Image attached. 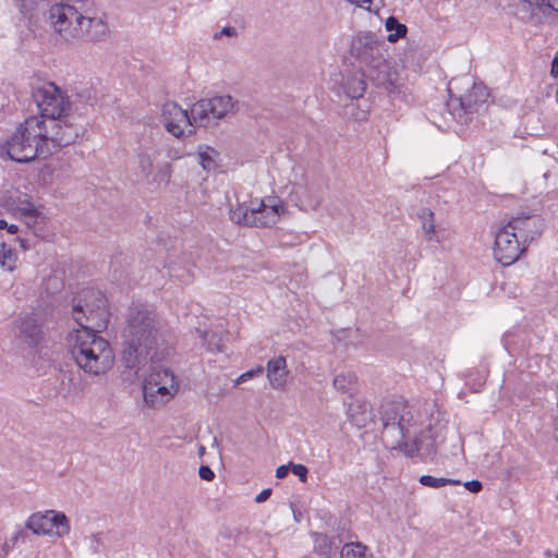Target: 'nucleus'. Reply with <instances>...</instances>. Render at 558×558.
<instances>
[{"label":"nucleus","mask_w":558,"mask_h":558,"mask_svg":"<svg viewBox=\"0 0 558 558\" xmlns=\"http://www.w3.org/2000/svg\"><path fill=\"white\" fill-rule=\"evenodd\" d=\"M311 537L313 539V550L320 558H332L342 543L339 535L329 536L324 533L312 532Z\"/></svg>","instance_id":"nucleus-18"},{"label":"nucleus","mask_w":558,"mask_h":558,"mask_svg":"<svg viewBox=\"0 0 558 558\" xmlns=\"http://www.w3.org/2000/svg\"><path fill=\"white\" fill-rule=\"evenodd\" d=\"M556 558H558V555H556Z\"/></svg>","instance_id":"nucleus-50"},{"label":"nucleus","mask_w":558,"mask_h":558,"mask_svg":"<svg viewBox=\"0 0 558 558\" xmlns=\"http://www.w3.org/2000/svg\"><path fill=\"white\" fill-rule=\"evenodd\" d=\"M221 35H225V36H228V37H236L238 36V32L234 27L232 26H226L223 27L220 33H217L215 34L214 38L217 39L219 38V36Z\"/></svg>","instance_id":"nucleus-42"},{"label":"nucleus","mask_w":558,"mask_h":558,"mask_svg":"<svg viewBox=\"0 0 558 558\" xmlns=\"http://www.w3.org/2000/svg\"><path fill=\"white\" fill-rule=\"evenodd\" d=\"M289 468H290V465H280L276 470V477L277 478H284L288 475V473H289Z\"/></svg>","instance_id":"nucleus-45"},{"label":"nucleus","mask_w":558,"mask_h":558,"mask_svg":"<svg viewBox=\"0 0 558 558\" xmlns=\"http://www.w3.org/2000/svg\"><path fill=\"white\" fill-rule=\"evenodd\" d=\"M206 113H207L209 120H211V123H214V125H217L218 123H217L216 118H214V111H213L211 105L207 106Z\"/></svg>","instance_id":"nucleus-47"},{"label":"nucleus","mask_w":558,"mask_h":558,"mask_svg":"<svg viewBox=\"0 0 558 558\" xmlns=\"http://www.w3.org/2000/svg\"><path fill=\"white\" fill-rule=\"evenodd\" d=\"M550 73L555 77L558 76V54H556L553 59Z\"/></svg>","instance_id":"nucleus-46"},{"label":"nucleus","mask_w":558,"mask_h":558,"mask_svg":"<svg viewBox=\"0 0 558 558\" xmlns=\"http://www.w3.org/2000/svg\"><path fill=\"white\" fill-rule=\"evenodd\" d=\"M35 535H54L63 537L70 533L68 517L56 510L38 511L31 514L25 524Z\"/></svg>","instance_id":"nucleus-10"},{"label":"nucleus","mask_w":558,"mask_h":558,"mask_svg":"<svg viewBox=\"0 0 558 558\" xmlns=\"http://www.w3.org/2000/svg\"><path fill=\"white\" fill-rule=\"evenodd\" d=\"M526 250L518 233L508 223L495 236L494 255L502 265H511Z\"/></svg>","instance_id":"nucleus-11"},{"label":"nucleus","mask_w":558,"mask_h":558,"mask_svg":"<svg viewBox=\"0 0 558 558\" xmlns=\"http://www.w3.org/2000/svg\"><path fill=\"white\" fill-rule=\"evenodd\" d=\"M73 318L80 326L71 336L70 352L80 368L90 375L109 371L114 362L109 342L98 336L108 327L109 312L101 291L85 289L73 301Z\"/></svg>","instance_id":"nucleus-1"},{"label":"nucleus","mask_w":558,"mask_h":558,"mask_svg":"<svg viewBox=\"0 0 558 558\" xmlns=\"http://www.w3.org/2000/svg\"><path fill=\"white\" fill-rule=\"evenodd\" d=\"M416 217L421 221L426 241H433L436 231L434 211L427 207H422L416 213Z\"/></svg>","instance_id":"nucleus-25"},{"label":"nucleus","mask_w":558,"mask_h":558,"mask_svg":"<svg viewBox=\"0 0 558 558\" xmlns=\"http://www.w3.org/2000/svg\"><path fill=\"white\" fill-rule=\"evenodd\" d=\"M463 485L469 492L474 493V494L480 493L483 488L482 483L477 480H472V481L465 482Z\"/></svg>","instance_id":"nucleus-41"},{"label":"nucleus","mask_w":558,"mask_h":558,"mask_svg":"<svg viewBox=\"0 0 558 558\" xmlns=\"http://www.w3.org/2000/svg\"><path fill=\"white\" fill-rule=\"evenodd\" d=\"M20 13L31 23L39 22L41 16H46L49 5L48 0H15Z\"/></svg>","instance_id":"nucleus-19"},{"label":"nucleus","mask_w":558,"mask_h":558,"mask_svg":"<svg viewBox=\"0 0 558 558\" xmlns=\"http://www.w3.org/2000/svg\"><path fill=\"white\" fill-rule=\"evenodd\" d=\"M87 2L75 0L73 4L56 3L48 9V21L53 31L64 40L73 41L83 38L82 19Z\"/></svg>","instance_id":"nucleus-6"},{"label":"nucleus","mask_w":558,"mask_h":558,"mask_svg":"<svg viewBox=\"0 0 558 558\" xmlns=\"http://www.w3.org/2000/svg\"><path fill=\"white\" fill-rule=\"evenodd\" d=\"M156 155V151L150 155L148 154L147 151H141L138 155H137V158H138V167L141 169V172L146 177L148 178L150 174H151V171H153V159H154V156Z\"/></svg>","instance_id":"nucleus-31"},{"label":"nucleus","mask_w":558,"mask_h":558,"mask_svg":"<svg viewBox=\"0 0 558 558\" xmlns=\"http://www.w3.org/2000/svg\"><path fill=\"white\" fill-rule=\"evenodd\" d=\"M384 41L372 32H360L352 37L350 54L364 68L367 77L390 95H400L402 84L398 73L383 54Z\"/></svg>","instance_id":"nucleus-3"},{"label":"nucleus","mask_w":558,"mask_h":558,"mask_svg":"<svg viewBox=\"0 0 558 558\" xmlns=\"http://www.w3.org/2000/svg\"><path fill=\"white\" fill-rule=\"evenodd\" d=\"M518 233L524 246L538 238L545 227V221L539 215H518L508 222Z\"/></svg>","instance_id":"nucleus-14"},{"label":"nucleus","mask_w":558,"mask_h":558,"mask_svg":"<svg viewBox=\"0 0 558 558\" xmlns=\"http://www.w3.org/2000/svg\"><path fill=\"white\" fill-rule=\"evenodd\" d=\"M365 76H367L366 71L360 72L355 71L348 74L342 82V89L347 97L351 99H359L363 97L366 90V82Z\"/></svg>","instance_id":"nucleus-20"},{"label":"nucleus","mask_w":558,"mask_h":558,"mask_svg":"<svg viewBox=\"0 0 558 558\" xmlns=\"http://www.w3.org/2000/svg\"><path fill=\"white\" fill-rule=\"evenodd\" d=\"M409 408L403 402H386L381 405L380 420L383 425H409L411 421Z\"/></svg>","instance_id":"nucleus-16"},{"label":"nucleus","mask_w":558,"mask_h":558,"mask_svg":"<svg viewBox=\"0 0 558 558\" xmlns=\"http://www.w3.org/2000/svg\"><path fill=\"white\" fill-rule=\"evenodd\" d=\"M287 361L284 356H277L267 363V377L272 388H282L287 376Z\"/></svg>","instance_id":"nucleus-21"},{"label":"nucleus","mask_w":558,"mask_h":558,"mask_svg":"<svg viewBox=\"0 0 558 558\" xmlns=\"http://www.w3.org/2000/svg\"><path fill=\"white\" fill-rule=\"evenodd\" d=\"M218 151L209 146L199 147V165L206 171L215 170L217 167L216 157H218Z\"/></svg>","instance_id":"nucleus-29"},{"label":"nucleus","mask_w":558,"mask_h":558,"mask_svg":"<svg viewBox=\"0 0 558 558\" xmlns=\"http://www.w3.org/2000/svg\"><path fill=\"white\" fill-rule=\"evenodd\" d=\"M401 447L405 456L414 457L421 449V440L418 438H414L411 441H405V439H403Z\"/></svg>","instance_id":"nucleus-33"},{"label":"nucleus","mask_w":558,"mask_h":558,"mask_svg":"<svg viewBox=\"0 0 558 558\" xmlns=\"http://www.w3.org/2000/svg\"><path fill=\"white\" fill-rule=\"evenodd\" d=\"M206 101L208 105H211L213 111H214V118H216L217 123L222 118H225L229 112H231L234 107L233 99L229 95L206 98Z\"/></svg>","instance_id":"nucleus-24"},{"label":"nucleus","mask_w":558,"mask_h":558,"mask_svg":"<svg viewBox=\"0 0 558 558\" xmlns=\"http://www.w3.org/2000/svg\"><path fill=\"white\" fill-rule=\"evenodd\" d=\"M21 215L25 218L27 226L36 222L37 210L35 208L22 209Z\"/></svg>","instance_id":"nucleus-39"},{"label":"nucleus","mask_w":558,"mask_h":558,"mask_svg":"<svg viewBox=\"0 0 558 558\" xmlns=\"http://www.w3.org/2000/svg\"><path fill=\"white\" fill-rule=\"evenodd\" d=\"M409 434V425H395V423L383 425V439L386 441V445L391 448L401 447L402 440L405 439Z\"/></svg>","instance_id":"nucleus-22"},{"label":"nucleus","mask_w":558,"mask_h":558,"mask_svg":"<svg viewBox=\"0 0 558 558\" xmlns=\"http://www.w3.org/2000/svg\"><path fill=\"white\" fill-rule=\"evenodd\" d=\"M271 496V489L270 488H266L264 490H262L256 497H255V501L257 504H262L264 501H266L269 497Z\"/></svg>","instance_id":"nucleus-44"},{"label":"nucleus","mask_w":558,"mask_h":558,"mask_svg":"<svg viewBox=\"0 0 558 558\" xmlns=\"http://www.w3.org/2000/svg\"><path fill=\"white\" fill-rule=\"evenodd\" d=\"M92 108V104H85L81 108L75 106L74 110L58 117V119H45L48 146L51 149L65 147L83 137L87 130V116Z\"/></svg>","instance_id":"nucleus-5"},{"label":"nucleus","mask_w":558,"mask_h":558,"mask_svg":"<svg viewBox=\"0 0 558 558\" xmlns=\"http://www.w3.org/2000/svg\"><path fill=\"white\" fill-rule=\"evenodd\" d=\"M488 98L487 88L483 84H472V88L464 95L453 99L450 98L448 108L451 114L461 123H468V114L477 111Z\"/></svg>","instance_id":"nucleus-12"},{"label":"nucleus","mask_w":558,"mask_h":558,"mask_svg":"<svg viewBox=\"0 0 558 558\" xmlns=\"http://www.w3.org/2000/svg\"><path fill=\"white\" fill-rule=\"evenodd\" d=\"M204 452H205V447L201 446V447H199V454H201V456H203V454H204Z\"/></svg>","instance_id":"nucleus-48"},{"label":"nucleus","mask_w":558,"mask_h":558,"mask_svg":"<svg viewBox=\"0 0 558 558\" xmlns=\"http://www.w3.org/2000/svg\"><path fill=\"white\" fill-rule=\"evenodd\" d=\"M33 98L40 116L39 119H58L72 110L76 102H71L65 93L54 83H46L33 90Z\"/></svg>","instance_id":"nucleus-8"},{"label":"nucleus","mask_w":558,"mask_h":558,"mask_svg":"<svg viewBox=\"0 0 558 558\" xmlns=\"http://www.w3.org/2000/svg\"><path fill=\"white\" fill-rule=\"evenodd\" d=\"M208 104L206 99H201L193 104L190 110V119L192 121L193 128H210L215 126L214 123H211V120H209L206 108Z\"/></svg>","instance_id":"nucleus-23"},{"label":"nucleus","mask_w":558,"mask_h":558,"mask_svg":"<svg viewBox=\"0 0 558 558\" xmlns=\"http://www.w3.org/2000/svg\"><path fill=\"white\" fill-rule=\"evenodd\" d=\"M289 465L291 466L292 473L296 475L302 483L307 481L308 470L305 465L294 463H290Z\"/></svg>","instance_id":"nucleus-37"},{"label":"nucleus","mask_w":558,"mask_h":558,"mask_svg":"<svg viewBox=\"0 0 558 558\" xmlns=\"http://www.w3.org/2000/svg\"><path fill=\"white\" fill-rule=\"evenodd\" d=\"M198 475L205 481H213L215 477L214 471L208 465H202L198 470Z\"/></svg>","instance_id":"nucleus-40"},{"label":"nucleus","mask_w":558,"mask_h":558,"mask_svg":"<svg viewBox=\"0 0 558 558\" xmlns=\"http://www.w3.org/2000/svg\"><path fill=\"white\" fill-rule=\"evenodd\" d=\"M172 173V167L169 162H165L158 167L157 173L154 178L155 181L158 182H166L168 183L170 181Z\"/></svg>","instance_id":"nucleus-34"},{"label":"nucleus","mask_w":558,"mask_h":558,"mask_svg":"<svg viewBox=\"0 0 558 558\" xmlns=\"http://www.w3.org/2000/svg\"><path fill=\"white\" fill-rule=\"evenodd\" d=\"M45 119L32 116L20 123L14 133L4 142L0 141V157L26 163L38 157L52 154L47 142Z\"/></svg>","instance_id":"nucleus-4"},{"label":"nucleus","mask_w":558,"mask_h":558,"mask_svg":"<svg viewBox=\"0 0 558 558\" xmlns=\"http://www.w3.org/2000/svg\"><path fill=\"white\" fill-rule=\"evenodd\" d=\"M418 482L426 487L439 488L447 485H460L461 481L446 477H434L432 475H422Z\"/></svg>","instance_id":"nucleus-30"},{"label":"nucleus","mask_w":558,"mask_h":558,"mask_svg":"<svg viewBox=\"0 0 558 558\" xmlns=\"http://www.w3.org/2000/svg\"><path fill=\"white\" fill-rule=\"evenodd\" d=\"M17 337L31 347H36L43 339V329L34 316L21 317L17 325Z\"/></svg>","instance_id":"nucleus-17"},{"label":"nucleus","mask_w":558,"mask_h":558,"mask_svg":"<svg viewBox=\"0 0 558 558\" xmlns=\"http://www.w3.org/2000/svg\"><path fill=\"white\" fill-rule=\"evenodd\" d=\"M84 12L86 17L82 19L83 38L86 37L93 41L102 39L108 33V26L104 17L97 15L88 2Z\"/></svg>","instance_id":"nucleus-15"},{"label":"nucleus","mask_w":558,"mask_h":558,"mask_svg":"<svg viewBox=\"0 0 558 558\" xmlns=\"http://www.w3.org/2000/svg\"><path fill=\"white\" fill-rule=\"evenodd\" d=\"M25 537L26 533L23 530L16 531L8 541L4 542L2 546L4 555H7L21 538L24 539Z\"/></svg>","instance_id":"nucleus-36"},{"label":"nucleus","mask_w":558,"mask_h":558,"mask_svg":"<svg viewBox=\"0 0 558 558\" xmlns=\"http://www.w3.org/2000/svg\"><path fill=\"white\" fill-rule=\"evenodd\" d=\"M0 229H7L9 233L15 234L19 231V227L16 225H9L5 220L0 219Z\"/></svg>","instance_id":"nucleus-43"},{"label":"nucleus","mask_w":558,"mask_h":558,"mask_svg":"<svg viewBox=\"0 0 558 558\" xmlns=\"http://www.w3.org/2000/svg\"><path fill=\"white\" fill-rule=\"evenodd\" d=\"M122 349L123 373L134 376L148 364H158L169 354L162 322L148 305H132L128 312Z\"/></svg>","instance_id":"nucleus-2"},{"label":"nucleus","mask_w":558,"mask_h":558,"mask_svg":"<svg viewBox=\"0 0 558 558\" xmlns=\"http://www.w3.org/2000/svg\"><path fill=\"white\" fill-rule=\"evenodd\" d=\"M283 211L282 204H265L264 201L251 202L250 206L239 204L230 209L231 221L246 227L265 228L277 222Z\"/></svg>","instance_id":"nucleus-7"},{"label":"nucleus","mask_w":558,"mask_h":558,"mask_svg":"<svg viewBox=\"0 0 558 558\" xmlns=\"http://www.w3.org/2000/svg\"><path fill=\"white\" fill-rule=\"evenodd\" d=\"M178 387L174 374L169 368H154L143 384L144 401L150 408H159L174 396Z\"/></svg>","instance_id":"nucleus-9"},{"label":"nucleus","mask_w":558,"mask_h":558,"mask_svg":"<svg viewBox=\"0 0 558 558\" xmlns=\"http://www.w3.org/2000/svg\"><path fill=\"white\" fill-rule=\"evenodd\" d=\"M340 558H373L366 545L355 542L344 544L340 551Z\"/></svg>","instance_id":"nucleus-26"},{"label":"nucleus","mask_w":558,"mask_h":558,"mask_svg":"<svg viewBox=\"0 0 558 558\" xmlns=\"http://www.w3.org/2000/svg\"><path fill=\"white\" fill-rule=\"evenodd\" d=\"M161 121L165 129L174 137L194 134L190 112L182 109L177 102L168 101L161 109Z\"/></svg>","instance_id":"nucleus-13"},{"label":"nucleus","mask_w":558,"mask_h":558,"mask_svg":"<svg viewBox=\"0 0 558 558\" xmlns=\"http://www.w3.org/2000/svg\"><path fill=\"white\" fill-rule=\"evenodd\" d=\"M356 379L353 373H342L333 378V387L342 393L352 395L355 390Z\"/></svg>","instance_id":"nucleus-27"},{"label":"nucleus","mask_w":558,"mask_h":558,"mask_svg":"<svg viewBox=\"0 0 558 558\" xmlns=\"http://www.w3.org/2000/svg\"><path fill=\"white\" fill-rule=\"evenodd\" d=\"M15 257L13 254V251L9 247H7L4 244L1 247L0 251V265L2 267H5L8 270H13L15 268Z\"/></svg>","instance_id":"nucleus-32"},{"label":"nucleus","mask_w":558,"mask_h":558,"mask_svg":"<svg viewBox=\"0 0 558 558\" xmlns=\"http://www.w3.org/2000/svg\"><path fill=\"white\" fill-rule=\"evenodd\" d=\"M521 2H524L529 4L531 8H543L547 7L551 10L558 12V0H520Z\"/></svg>","instance_id":"nucleus-35"},{"label":"nucleus","mask_w":558,"mask_h":558,"mask_svg":"<svg viewBox=\"0 0 558 558\" xmlns=\"http://www.w3.org/2000/svg\"><path fill=\"white\" fill-rule=\"evenodd\" d=\"M385 26L386 29L390 32V34L387 36V40L389 43L398 41L400 38L404 37L408 32V27L400 23L395 16H389L386 20Z\"/></svg>","instance_id":"nucleus-28"},{"label":"nucleus","mask_w":558,"mask_h":558,"mask_svg":"<svg viewBox=\"0 0 558 558\" xmlns=\"http://www.w3.org/2000/svg\"><path fill=\"white\" fill-rule=\"evenodd\" d=\"M263 372H264L263 366H257L254 369L247 371V372L243 373L242 375H240V377L236 379V384L244 383L247 379L254 377L255 375L263 374Z\"/></svg>","instance_id":"nucleus-38"},{"label":"nucleus","mask_w":558,"mask_h":558,"mask_svg":"<svg viewBox=\"0 0 558 558\" xmlns=\"http://www.w3.org/2000/svg\"><path fill=\"white\" fill-rule=\"evenodd\" d=\"M452 83H453L452 81L449 83V87H448L449 93H451V90H452V87H451Z\"/></svg>","instance_id":"nucleus-49"}]
</instances>
